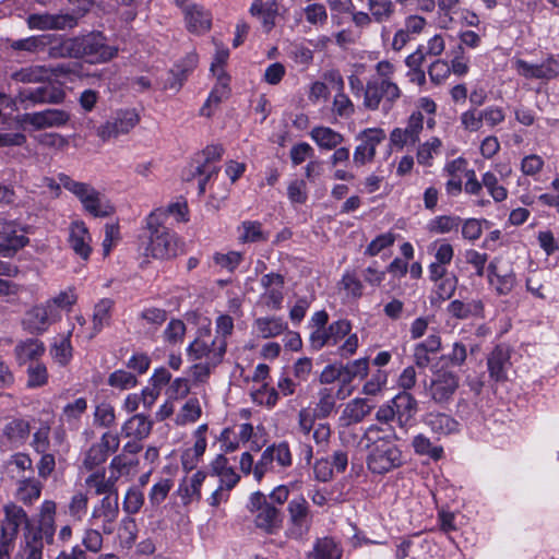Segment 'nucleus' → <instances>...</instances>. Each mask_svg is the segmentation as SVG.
Returning a JSON list of instances; mask_svg holds the SVG:
<instances>
[{
	"label": "nucleus",
	"instance_id": "obj_1",
	"mask_svg": "<svg viewBox=\"0 0 559 559\" xmlns=\"http://www.w3.org/2000/svg\"><path fill=\"white\" fill-rule=\"evenodd\" d=\"M190 333L195 336L187 348V356L190 361L205 360L212 365H219L226 353V340L218 336L213 337L211 333V321L198 312H189L183 321L177 320V330Z\"/></svg>",
	"mask_w": 559,
	"mask_h": 559
},
{
	"label": "nucleus",
	"instance_id": "obj_2",
	"mask_svg": "<svg viewBox=\"0 0 559 559\" xmlns=\"http://www.w3.org/2000/svg\"><path fill=\"white\" fill-rule=\"evenodd\" d=\"M175 203L167 209H157L146 217L143 234L139 237V251L145 257L165 259L169 257L175 225Z\"/></svg>",
	"mask_w": 559,
	"mask_h": 559
},
{
	"label": "nucleus",
	"instance_id": "obj_3",
	"mask_svg": "<svg viewBox=\"0 0 559 559\" xmlns=\"http://www.w3.org/2000/svg\"><path fill=\"white\" fill-rule=\"evenodd\" d=\"M361 442L369 450L366 464L372 474L384 475L404 464L401 449L381 427L376 425L368 427Z\"/></svg>",
	"mask_w": 559,
	"mask_h": 559
},
{
	"label": "nucleus",
	"instance_id": "obj_4",
	"mask_svg": "<svg viewBox=\"0 0 559 559\" xmlns=\"http://www.w3.org/2000/svg\"><path fill=\"white\" fill-rule=\"evenodd\" d=\"M395 66L389 60L376 63V75L371 76L364 88V106L369 110H378L382 104L384 110H390L401 98L402 91L393 81Z\"/></svg>",
	"mask_w": 559,
	"mask_h": 559
},
{
	"label": "nucleus",
	"instance_id": "obj_5",
	"mask_svg": "<svg viewBox=\"0 0 559 559\" xmlns=\"http://www.w3.org/2000/svg\"><path fill=\"white\" fill-rule=\"evenodd\" d=\"M223 153L224 148L221 145H209L195 154L189 168L183 170V180L191 181L198 178L199 195L205 193L207 181L217 176L219 167L215 163L221 160Z\"/></svg>",
	"mask_w": 559,
	"mask_h": 559
},
{
	"label": "nucleus",
	"instance_id": "obj_6",
	"mask_svg": "<svg viewBox=\"0 0 559 559\" xmlns=\"http://www.w3.org/2000/svg\"><path fill=\"white\" fill-rule=\"evenodd\" d=\"M248 511L253 515V522L258 530L265 534H277L283 525L282 511L274 507L261 491H255L250 495Z\"/></svg>",
	"mask_w": 559,
	"mask_h": 559
},
{
	"label": "nucleus",
	"instance_id": "obj_7",
	"mask_svg": "<svg viewBox=\"0 0 559 559\" xmlns=\"http://www.w3.org/2000/svg\"><path fill=\"white\" fill-rule=\"evenodd\" d=\"M78 57L85 59L90 63H105L118 55V47L107 43L106 37L100 32H92L83 36L75 37Z\"/></svg>",
	"mask_w": 559,
	"mask_h": 559
},
{
	"label": "nucleus",
	"instance_id": "obj_8",
	"mask_svg": "<svg viewBox=\"0 0 559 559\" xmlns=\"http://www.w3.org/2000/svg\"><path fill=\"white\" fill-rule=\"evenodd\" d=\"M287 526L286 537L290 539H302L310 531L313 522V515L310 504L302 496H296L287 504Z\"/></svg>",
	"mask_w": 559,
	"mask_h": 559
},
{
	"label": "nucleus",
	"instance_id": "obj_9",
	"mask_svg": "<svg viewBox=\"0 0 559 559\" xmlns=\"http://www.w3.org/2000/svg\"><path fill=\"white\" fill-rule=\"evenodd\" d=\"M3 520L1 522V533L4 545V557L11 559L15 540L22 525H28V515L26 511L15 502H8L3 506Z\"/></svg>",
	"mask_w": 559,
	"mask_h": 559
},
{
	"label": "nucleus",
	"instance_id": "obj_10",
	"mask_svg": "<svg viewBox=\"0 0 559 559\" xmlns=\"http://www.w3.org/2000/svg\"><path fill=\"white\" fill-rule=\"evenodd\" d=\"M64 97L66 93L61 87L47 84L20 88L15 95V102L23 109H29L38 105L60 104L64 100Z\"/></svg>",
	"mask_w": 559,
	"mask_h": 559
},
{
	"label": "nucleus",
	"instance_id": "obj_11",
	"mask_svg": "<svg viewBox=\"0 0 559 559\" xmlns=\"http://www.w3.org/2000/svg\"><path fill=\"white\" fill-rule=\"evenodd\" d=\"M21 126L29 124L34 130L60 128L70 120V115L63 109L50 108L36 112H26L15 118Z\"/></svg>",
	"mask_w": 559,
	"mask_h": 559
},
{
	"label": "nucleus",
	"instance_id": "obj_12",
	"mask_svg": "<svg viewBox=\"0 0 559 559\" xmlns=\"http://www.w3.org/2000/svg\"><path fill=\"white\" fill-rule=\"evenodd\" d=\"M139 122V116L134 110H120L99 126L96 134L106 142L127 134Z\"/></svg>",
	"mask_w": 559,
	"mask_h": 559
},
{
	"label": "nucleus",
	"instance_id": "obj_13",
	"mask_svg": "<svg viewBox=\"0 0 559 559\" xmlns=\"http://www.w3.org/2000/svg\"><path fill=\"white\" fill-rule=\"evenodd\" d=\"M119 497H104L92 511L91 522L98 525L105 535H111L119 515Z\"/></svg>",
	"mask_w": 559,
	"mask_h": 559
},
{
	"label": "nucleus",
	"instance_id": "obj_14",
	"mask_svg": "<svg viewBox=\"0 0 559 559\" xmlns=\"http://www.w3.org/2000/svg\"><path fill=\"white\" fill-rule=\"evenodd\" d=\"M512 68L525 79L550 81L559 75V62L554 57H548L538 64L523 59H513Z\"/></svg>",
	"mask_w": 559,
	"mask_h": 559
},
{
	"label": "nucleus",
	"instance_id": "obj_15",
	"mask_svg": "<svg viewBox=\"0 0 559 559\" xmlns=\"http://www.w3.org/2000/svg\"><path fill=\"white\" fill-rule=\"evenodd\" d=\"M119 444L118 435L110 431L105 432L100 441L93 444L85 453L82 466L87 471L94 469L107 460L109 453L116 452Z\"/></svg>",
	"mask_w": 559,
	"mask_h": 559
},
{
	"label": "nucleus",
	"instance_id": "obj_16",
	"mask_svg": "<svg viewBox=\"0 0 559 559\" xmlns=\"http://www.w3.org/2000/svg\"><path fill=\"white\" fill-rule=\"evenodd\" d=\"M460 385V378L456 373L448 370H441L433 374L429 394L438 404L448 403Z\"/></svg>",
	"mask_w": 559,
	"mask_h": 559
},
{
	"label": "nucleus",
	"instance_id": "obj_17",
	"mask_svg": "<svg viewBox=\"0 0 559 559\" xmlns=\"http://www.w3.org/2000/svg\"><path fill=\"white\" fill-rule=\"evenodd\" d=\"M360 143L356 146L353 160L357 166H362L373 160L377 146L385 139L382 129H367L359 134Z\"/></svg>",
	"mask_w": 559,
	"mask_h": 559
},
{
	"label": "nucleus",
	"instance_id": "obj_18",
	"mask_svg": "<svg viewBox=\"0 0 559 559\" xmlns=\"http://www.w3.org/2000/svg\"><path fill=\"white\" fill-rule=\"evenodd\" d=\"M61 316H57L46 302L31 308L23 320L25 329L31 333H44L48 328L60 321Z\"/></svg>",
	"mask_w": 559,
	"mask_h": 559
},
{
	"label": "nucleus",
	"instance_id": "obj_19",
	"mask_svg": "<svg viewBox=\"0 0 559 559\" xmlns=\"http://www.w3.org/2000/svg\"><path fill=\"white\" fill-rule=\"evenodd\" d=\"M512 349L506 344L497 345L487 357V368L490 379L496 382L508 380V372L511 369Z\"/></svg>",
	"mask_w": 559,
	"mask_h": 559
},
{
	"label": "nucleus",
	"instance_id": "obj_20",
	"mask_svg": "<svg viewBox=\"0 0 559 559\" xmlns=\"http://www.w3.org/2000/svg\"><path fill=\"white\" fill-rule=\"evenodd\" d=\"M424 129V116L420 110L414 111L407 121L406 128H395L390 134L393 146L403 148L419 141V134Z\"/></svg>",
	"mask_w": 559,
	"mask_h": 559
},
{
	"label": "nucleus",
	"instance_id": "obj_21",
	"mask_svg": "<svg viewBox=\"0 0 559 559\" xmlns=\"http://www.w3.org/2000/svg\"><path fill=\"white\" fill-rule=\"evenodd\" d=\"M177 5L182 10L186 27L189 32L201 34L210 29V14L201 5L189 0H177Z\"/></svg>",
	"mask_w": 559,
	"mask_h": 559
},
{
	"label": "nucleus",
	"instance_id": "obj_22",
	"mask_svg": "<svg viewBox=\"0 0 559 559\" xmlns=\"http://www.w3.org/2000/svg\"><path fill=\"white\" fill-rule=\"evenodd\" d=\"M78 20V15L70 13L31 14L27 17V25L37 29H66L76 26Z\"/></svg>",
	"mask_w": 559,
	"mask_h": 559
},
{
	"label": "nucleus",
	"instance_id": "obj_23",
	"mask_svg": "<svg viewBox=\"0 0 559 559\" xmlns=\"http://www.w3.org/2000/svg\"><path fill=\"white\" fill-rule=\"evenodd\" d=\"M488 282L500 296L509 295L516 284V277L511 269L503 270L499 266V260L493 259L488 267Z\"/></svg>",
	"mask_w": 559,
	"mask_h": 559
},
{
	"label": "nucleus",
	"instance_id": "obj_24",
	"mask_svg": "<svg viewBox=\"0 0 559 559\" xmlns=\"http://www.w3.org/2000/svg\"><path fill=\"white\" fill-rule=\"evenodd\" d=\"M261 284L264 288L262 299L265 306L272 310H278L282 308L284 300V278L282 275L276 273L265 274L261 278Z\"/></svg>",
	"mask_w": 559,
	"mask_h": 559
},
{
	"label": "nucleus",
	"instance_id": "obj_25",
	"mask_svg": "<svg viewBox=\"0 0 559 559\" xmlns=\"http://www.w3.org/2000/svg\"><path fill=\"white\" fill-rule=\"evenodd\" d=\"M43 483L34 476H21L15 483V498L24 506L34 504L41 495Z\"/></svg>",
	"mask_w": 559,
	"mask_h": 559
},
{
	"label": "nucleus",
	"instance_id": "obj_26",
	"mask_svg": "<svg viewBox=\"0 0 559 559\" xmlns=\"http://www.w3.org/2000/svg\"><path fill=\"white\" fill-rule=\"evenodd\" d=\"M207 430V425H200L193 432L194 436V444L192 448L186 449L181 455V464L185 471L193 469L200 457L204 454L206 449V439L205 432Z\"/></svg>",
	"mask_w": 559,
	"mask_h": 559
},
{
	"label": "nucleus",
	"instance_id": "obj_27",
	"mask_svg": "<svg viewBox=\"0 0 559 559\" xmlns=\"http://www.w3.org/2000/svg\"><path fill=\"white\" fill-rule=\"evenodd\" d=\"M396 421L400 427H404L414 417L417 411L416 400L407 392L395 395L391 401Z\"/></svg>",
	"mask_w": 559,
	"mask_h": 559
},
{
	"label": "nucleus",
	"instance_id": "obj_28",
	"mask_svg": "<svg viewBox=\"0 0 559 559\" xmlns=\"http://www.w3.org/2000/svg\"><path fill=\"white\" fill-rule=\"evenodd\" d=\"M253 331L261 338H273L288 330L287 323L281 317H260L253 321Z\"/></svg>",
	"mask_w": 559,
	"mask_h": 559
},
{
	"label": "nucleus",
	"instance_id": "obj_29",
	"mask_svg": "<svg viewBox=\"0 0 559 559\" xmlns=\"http://www.w3.org/2000/svg\"><path fill=\"white\" fill-rule=\"evenodd\" d=\"M91 236L90 233L82 222H75L71 225L69 242L71 248L82 259L86 260L91 253Z\"/></svg>",
	"mask_w": 559,
	"mask_h": 559
},
{
	"label": "nucleus",
	"instance_id": "obj_30",
	"mask_svg": "<svg viewBox=\"0 0 559 559\" xmlns=\"http://www.w3.org/2000/svg\"><path fill=\"white\" fill-rule=\"evenodd\" d=\"M112 308L114 300L109 298H104L94 306L92 317L93 326L87 335L88 340L94 338L104 328L110 324Z\"/></svg>",
	"mask_w": 559,
	"mask_h": 559
},
{
	"label": "nucleus",
	"instance_id": "obj_31",
	"mask_svg": "<svg viewBox=\"0 0 559 559\" xmlns=\"http://www.w3.org/2000/svg\"><path fill=\"white\" fill-rule=\"evenodd\" d=\"M310 138L321 150L325 151L335 150L344 142V135L342 133L324 126L312 128Z\"/></svg>",
	"mask_w": 559,
	"mask_h": 559
},
{
	"label": "nucleus",
	"instance_id": "obj_32",
	"mask_svg": "<svg viewBox=\"0 0 559 559\" xmlns=\"http://www.w3.org/2000/svg\"><path fill=\"white\" fill-rule=\"evenodd\" d=\"M331 78L338 90V93L333 99L332 111L338 117L348 118L354 114L355 106L349 97L344 93V80L337 73L331 74Z\"/></svg>",
	"mask_w": 559,
	"mask_h": 559
},
{
	"label": "nucleus",
	"instance_id": "obj_33",
	"mask_svg": "<svg viewBox=\"0 0 559 559\" xmlns=\"http://www.w3.org/2000/svg\"><path fill=\"white\" fill-rule=\"evenodd\" d=\"M45 353V345L37 338H27L20 342L14 348V355L19 365H25L28 361H37Z\"/></svg>",
	"mask_w": 559,
	"mask_h": 559
},
{
	"label": "nucleus",
	"instance_id": "obj_34",
	"mask_svg": "<svg viewBox=\"0 0 559 559\" xmlns=\"http://www.w3.org/2000/svg\"><path fill=\"white\" fill-rule=\"evenodd\" d=\"M448 312L456 319L484 317V304L480 299H472L467 302L455 299L448 305Z\"/></svg>",
	"mask_w": 559,
	"mask_h": 559
},
{
	"label": "nucleus",
	"instance_id": "obj_35",
	"mask_svg": "<svg viewBox=\"0 0 559 559\" xmlns=\"http://www.w3.org/2000/svg\"><path fill=\"white\" fill-rule=\"evenodd\" d=\"M118 480V475L111 473L109 477L106 478L105 471L102 473H93L86 479L85 483L88 487L95 489L96 495H105V497L115 496L118 497V491L116 488V483Z\"/></svg>",
	"mask_w": 559,
	"mask_h": 559
},
{
	"label": "nucleus",
	"instance_id": "obj_36",
	"mask_svg": "<svg viewBox=\"0 0 559 559\" xmlns=\"http://www.w3.org/2000/svg\"><path fill=\"white\" fill-rule=\"evenodd\" d=\"M11 79L19 83H44L51 80V70L45 66H29L11 74Z\"/></svg>",
	"mask_w": 559,
	"mask_h": 559
},
{
	"label": "nucleus",
	"instance_id": "obj_37",
	"mask_svg": "<svg viewBox=\"0 0 559 559\" xmlns=\"http://www.w3.org/2000/svg\"><path fill=\"white\" fill-rule=\"evenodd\" d=\"M152 429V421L142 414H138L128 419L121 429V432L127 438L135 440L145 439Z\"/></svg>",
	"mask_w": 559,
	"mask_h": 559
},
{
	"label": "nucleus",
	"instance_id": "obj_38",
	"mask_svg": "<svg viewBox=\"0 0 559 559\" xmlns=\"http://www.w3.org/2000/svg\"><path fill=\"white\" fill-rule=\"evenodd\" d=\"M31 433L29 423L22 418H15L5 424L3 436L14 445L20 447L26 442Z\"/></svg>",
	"mask_w": 559,
	"mask_h": 559
},
{
	"label": "nucleus",
	"instance_id": "obj_39",
	"mask_svg": "<svg viewBox=\"0 0 559 559\" xmlns=\"http://www.w3.org/2000/svg\"><path fill=\"white\" fill-rule=\"evenodd\" d=\"M17 223L13 219H8L0 213V237H2L12 249L17 250L27 245L28 239L23 234H17Z\"/></svg>",
	"mask_w": 559,
	"mask_h": 559
},
{
	"label": "nucleus",
	"instance_id": "obj_40",
	"mask_svg": "<svg viewBox=\"0 0 559 559\" xmlns=\"http://www.w3.org/2000/svg\"><path fill=\"white\" fill-rule=\"evenodd\" d=\"M426 425L438 435L447 436L459 430V423L448 414L429 413L425 419Z\"/></svg>",
	"mask_w": 559,
	"mask_h": 559
},
{
	"label": "nucleus",
	"instance_id": "obj_41",
	"mask_svg": "<svg viewBox=\"0 0 559 559\" xmlns=\"http://www.w3.org/2000/svg\"><path fill=\"white\" fill-rule=\"evenodd\" d=\"M205 479V474L201 471L195 472L191 477H185L178 489V495L182 502L188 504L200 499V488Z\"/></svg>",
	"mask_w": 559,
	"mask_h": 559
},
{
	"label": "nucleus",
	"instance_id": "obj_42",
	"mask_svg": "<svg viewBox=\"0 0 559 559\" xmlns=\"http://www.w3.org/2000/svg\"><path fill=\"white\" fill-rule=\"evenodd\" d=\"M367 5L376 23H390L396 15V4L393 0H368Z\"/></svg>",
	"mask_w": 559,
	"mask_h": 559
},
{
	"label": "nucleus",
	"instance_id": "obj_43",
	"mask_svg": "<svg viewBox=\"0 0 559 559\" xmlns=\"http://www.w3.org/2000/svg\"><path fill=\"white\" fill-rule=\"evenodd\" d=\"M44 543L36 535H23L13 559H43Z\"/></svg>",
	"mask_w": 559,
	"mask_h": 559
},
{
	"label": "nucleus",
	"instance_id": "obj_44",
	"mask_svg": "<svg viewBox=\"0 0 559 559\" xmlns=\"http://www.w3.org/2000/svg\"><path fill=\"white\" fill-rule=\"evenodd\" d=\"M59 181L60 185L72 192L81 201L82 205L91 201L95 193H97V190L91 185L75 181L64 174L59 175Z\"/></svg>",
	"mask_w": 559,
	"mask_h": 559
},
{
	"label": "nucleus",
	"instance_id": "obj_45",
	"mask_svg": "<svg viewBox=\"0 0 559 559\" xmlns=\"http://www.w3.org/2000/svg\"><path fill=\"white\" fill-rule=\"evenodd\" d=\"M87 409V401L85 397H79L68 403L60 414V421L68 424L70 427L78 428L82 416Z\"/></svg>",
	"mask_w": 559,
	"mask_h": 559
},
{
	"label": "nucleus",
	"instance_id": "obj_46",
	"mask_svg": "<svg viewBox=\"0 0 559 559\" xmlns=\"http://www.w3.org/2000/svg\"><path fill=\"white\" fill-rule=\"evenodd\" d=\"M342 550L334 539L324 537L318 539L308 559H341Z\"/></svg>",
	"mask_w": 559,
	"mask_h": 559
},
{
	"label": "nucleus",
	"instance_id": "obj_47",
	"mask_svg": "<svg viewBox=\"0 0 559 559\" xmlns=\"http://www.w3.org/2000/svg\"><path fill=\"white\" fill-rule=\"evenodd\" d=\"M78 296L73 287H68L66 290L60 292L58 295L47 299L45 302L57 316H61L62 311H71L72 307L76 304Z\"/></svg>",
	"mask_w": 559,
	"mask_h": 559
},
{
	"label": "nucleus",
	"instance_id": "obj_48",
	"mask_svg": "<svg viewBox=\"0 0 559 559\" xmlns=\"http://www.w3.org/2000/svg\"><path fill=\"white\" fill-rule=\"evenodd\" d=\"M371 412V406L365 399H355L350 401L343 411V419L347 425L357 424Z\"/></svg>",
	"mask_w": 559,
	"mask_h": 559
},
{
	"label": "nucleus",
	"instance_id": "obj_49",
	"mask_svg": "<svg viewBox=\"0 0 559 559\" xmlns=\"http://www.w3.org/2000/svg\"><path fill=\"white\" fill-rule=\"evenodd\" d=\"M412 447L417 455L428 456L433 461H439L443 456V448L433 444L430 439L423 433L413 438Z\"/></svg>",
	"mask_w": 559,
	"mask_h": 559
},
{
	"label": "nucleus",
	"instance_id": "obj_50",
	"mask_svg": "<svg viewBox=\"0 0 559 559\" xmlns=\"http://www.w3.org/2000/svg\"><path fill=\"white\" fill-rule=\"evenodd\" d=\"M73 329L70 330L67 335H63L59 342H55L50 348V355L52 359L59 364L61 367L67 366L72 358V345H71V334Z\"/></svg>",
	"mask_w": 559,
	"mask_h": 559
},
{
	"label": "nucleus",
	"instance_id": "obj_51",
	"mask_svg": "<svg viewBox=\"0 0 559 559\" xmlns=\"http://www.w3.org/2000/svg\"><path fill=\"white\" fill-rule=\"evenodd\" d=\"M462 225V218L455 215H440L432 218L428 224V229L433 234H449L457 231Z\"/></svg>",
	"mask_w": 559,
	"mask_h": 559
},
{
	"label": "nucleus",
	"instance_id": "obj_52",
	"mask_svg": "<svg viewBox=\"0 0 559 559\" xmlns=\"http://www.w3.org/2000/svg\"><path fill=\"white\" fill-rule=\"evenodd\" d=\"M442 142L439 138H431L418 146L416 158L423 166H431L435 156L441 153Z\"/></svg>",
	"mask_w": 559,
	"mask_h": 559
},
{
	"label": "nucleus",
	"instance_id": "obj_53",
	"mask_svg": "<svg viewBox=\"0 0 559 559\" xmlns=\"http://www.w3.org/2000/svg\"><path fill=\"white\" fill-rule=\"evenodd\" d=\"M239 241L246 242H260L267 239V234L262 229V224L257 221H245L238 227Z\"/></svg>",
	"mask_w": 559,
	"mask_h": 559
},
{
	"label": "nucleus",
	"instance_id": "obj_54",
	"mask_svg": "<svg viewBox=\"0 0 559 559\" xmlns=\"http://www.w3.org/2000/svg\"><path fill=\"white\" fill-rule=\"evenodd\" d=\"M300 14H304L306 22L314 27L324 26L328 22V10L320 2L309 3L301 9Z\"/></svg>",
	"mask_w": 559,
	"mask_h": 559
},
{
	"label": "nucleus",
	"instance_id": "obj_55",
	"mask_svg": "<svg viewBox=\"0 0 559 559\" xmlns=\"http://www.w3.org/2000/svg\"><path fill=\"white\" fill-rule=\"evenodd\" d=\"M28 389H37L48 383L49 374L45 364L35 361L31 362L26 370Z\"/></svg>",
	"mask_w": 559,
	"mask_h": 559
},
{
	"label": "nucleus",
	"instance_id": "obj_56",
	"mask_svg": "<svg viewBox=\"0 0 559 559\" xmlns=\"http://www.w3.org/2000/svg\"><path fill=\"white\" fill-rule=\"evenodd\" d=\"M50 44V35L31 36L23 39L13 40L10 47L14 50H24L28 52L41 51Z\"/></svg>",
	"mask_w": 559,
	"mask_h": 559
},
{
	"label": "nucleus",
	"instance_id": "obj_57",
	"mask_svg": "<svg viewBox=\"0 0 559 559\" xmlns=\"http://www.w3.org/2000/svg\"><path fill=\"white\" fill-rule=\"evenodd\" d=\"M266 451L270 452L275 468H287L292 465L293 455L287 442L274 443L267 447Z\"/></svg>",
	"mask_w": 559,
	"mask_h": 559
},
{
	"label": "nucleus",
	"instance_id": "obj_58",
	"mask_svg": "<svg viewBox=\"0 0 559 559\" xmlns=\"http://www.w3.org/2000/svg\"><path fill=\"white\" fill-rule=\"evenodd\" d=\"M83 207L95 217H107L114 213V207L98 191Z\"/></svg>",
	"mask_w": 559,
	"mask_h": 559
},
{
	"label": "nucleus",
	"instance_id": "obj_59",
	"mask_svg": "<svg viewBox=\"0 0 559 559\" xmlns=\"http://www.w3.org/2000/svg\"><path fill=\"white\" fill-rule=\"evenodd\" d=\"M8 466L11 467L12 477H16V479L21 478V476H25V472H29L33 474V461L31 456L26 453H15L8 461Z\"/></svg>",
	"mask_w": 559,
	"mask_h": 559
},
{
	"label": "nucleus",
	"instance_id": "obj_60",
	"mask_svg": "<svg viewBox=\"0 0 559 559\" xmlns=\"http://www.w3.org/2000/svg\"><path fill=\"white\" fill-rule=\"evenodd\" d=\"M48 56L51 58H76L78 48L75 37L63 39L48 49Z\"/></svg>",
	"mask_w": 559,
	"mask_h": 559
},
{
	"label": "nucleus",
	"instance_id": "obj_61",
	"mask_svg": "<svg viewBox=\"0 0 559 559\" xmlns=\"http://www.w3.org/2000/svg\"><path fill=\"white\" fill-rule=\"evenodd\" d=\"M483 187H485L488 193L496 202H502L508 197V191L503 186L498 183V178L491 171H487L481 178Z\"/></svg>",
	"mask_w": 559,
	"mask_h": 559
},
{
	"label": "nucleus",
	"instance_id": "obj_62",
	"mask_svg": "<svg viewBox=\"0 0 559 559\" xmlns=\"http://www.w3.org/2000/svg\"><path fill=\"white\" fill-rule=\"evenodd\" d=\"M202 414L201 405L197 399H189L180 408L177 416L178 424L195 423Z\"/></svg>",
	"mask_w": 559,
	"mask_h": 559
},
{
	"label": "nucleus",
	"instance_id": "obj_63",
	"mask_svg": "<svg viewBox=\"0 0 559 559\" xmlns=\"http://www.w3.org/2000/svg\"><path fill=\"white\" fill-rule=\"evenodd\" d=\"M108 384L119 390H128L138 384V379L131 372L119 369L109 374Z\"/></svg>",
	"mask_w": 559,
	"mask_h": 559
},
{
	"label": "nucleus",
	"instance_id": "obj_64",
	"mask_svg": "<svg viewBox=\"0 0 559 559\" xmlns=\"http://www.w3.org/2000/svg\"><path fill=\"white\" fill-rule=\"evenodd\" d=\"M174 486L171 478H163L153 485L148 493L150 503L158 507L167 498L169 491Z\"/></svg>",
	"mask_w": 559,
	"mask_h": 559
}]
</instances>
